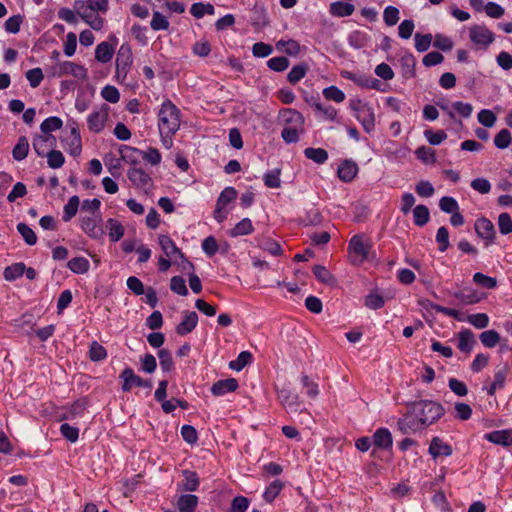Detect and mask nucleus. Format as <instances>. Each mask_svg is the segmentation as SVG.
Instances as JSON below:
<instances>
[{"label":"nucleus","mask_w":512,"mask_h":512,"mask_svg":"<svg viewBox=\"0 0 512 512\" xmlns=\"http://www.w3.org/2000/svg\"><path fill=\"white\" fill-rule=\"evenodd\" d=\"M407 408L425 428L437 422L445 414L442 404L432 400L408 402Z\"/></svg>","instance_id":"1"},{"label":"nucleus","mask_w":512,"mask_h":512,"mask_svg":"<svg viewBox=\"0 0 512 512\" xmlns=\"http://www.w3.org/2000/svg\"><path fill=\"white\" fill-rule=\"evenodd\" d=\"M158 128L160 135H174L180 128V110L169 99L158 112Z\"/></svg>","instance_id":"2"},{"label":"nucleus","mask_w":512,"mask_h":512,"mask_svg":"<svg viewBox=\"0 0 512 512\" xmlns=\"http://www.w3.org/2000/svg\"><path fill=\"white\" fill-rule=\"evenodd\" d=\"M132 51L128 44H122L116 57V78L119 82H124L132 66Z\"/></svg>","instance_id":"3"},{"label":"nucleus","mask_w":512,"mask_h":512,"mask_svg":"<svg viewBox=\"0 0 512 512\" xmlns=\"http://www.w3.org/2000/svg\"><path fill=\"white\" fill-rule=\"evenodd\" d=\"M469 39L476 46L487 49L495 40V34L485 25L475 24L469 28Z\"/></svg>","instance_id":"4"},{"label":"nucleus","mask_w":512,"mask_h":512,"mask_svg":"<svg viewBox=\"0 0 512 512\" xmlns=\"http://www.w3.org/2000/svg\"><path fill=\"white\" fill-rule=\"evenodd\" d=\"M120 379L123 380L122 391L129 392L133 387H144L149 390L152 389L153 384L150 379H143L134 373L130 367H126L120 374Z\"/></svg>","instance_id":"5"},{"label":"nucleus","mask_w":512,"mask_h":512,"mask_svg":"<svg viewBox=\"0 0 512 512\" xmlns=\"http://www.w3.org/2000/svg\"><path fill=\"white\" fill-rule=\"evenodd\" d=\"M371 246L365 242L364 236L361 234L354 235L348 244V249L352 257V262H362L369 255Z\"/></svg>","instance_id":"6"},{"label":"nucleus","mask_w":512,"mask_h":512,"mask_svg":"<svg viewBox=\"0 0 512 512\" xmlns=\"http://www.w3.org/2000/svg\"><path fill=\"white\" fill-rule=\"evenodd\" d=\"M474 229L477 236L485 241V246L494 243L496 231L494 224L486 217H480L475 221Z\"/></svg>","instance_id":"7"},{"label":"nucleus","mask_w":512,"mask_h":512,"mask_svg":"<svg viewBox=\"0 0 512 512\" xmlns=\"http://www.w3.org/2000/svg\"><path fill=\"white\" fill-rule=\"evenodd\" d=\"M277 397L281 405L286 409V411H302L300 408L301 402L299 396L293 393L289 387L283 386L282 388H277Z\"/></svg>","instance_id":"8"},{"label":"nucleus","mask_w":512,"mask_h":512,"mask_svg":"<svg viewBox=\"0 0 512 512\" xmlns=\"http://www.w3.org/2000/svg\"><path fill=\"white\" fill-rule=\"evenodd\" d=\"M101 215L84 216L80 219L81 229L92 239H100L104 235V230L100 225Z\"/></svg>","instance_id":"9"},{"label":"nucleus","mask_w":512,"mask_h":512,"mask_svg":"<svg viewBox=\"0 0 512 512\" xmlns=\"http://www.w3.org/2000/svg\"><path fill=\"white\" fill-rule=\"evenodd\" d=\"M74 10L76 11V14L79 15L81 19L92 29L99 31L103 28L104 19L96 13L87 12L88 10L84 8V4L82 2H75Z\"/></svg>","instance_id":"10"},{"label":"nucleus","mask_w":512,"mask_h":512,"mask_svg":"<svg viewBox=\"0 0 512 512\" xmlns=\"http://www.w3.org/2000/svg\"><path fill=\"white\" fill-rule=\"evenodd\" d=\"M397 427L402 434L414 433L425 428V426L420 424L418 418L414 416V413L410 412V409L398 419Z\"/></svg>","instance_id":"11"},{"label":"nucleus","mask_w":512,"mask_h":512,"mask_svg":"<svg viewBox=\"0 0 512 512\" xmlns=\"http://www.w3.org/2000/svg\"><path fill=\"white\" fill-rule=\"evenodd\" d=\"M56 145V138L53 135H35L32 140V147L39 157H45L48 154L49 148H54Z\"/></svg>","instance_id":"12"},{"label":"nucleus","mask_w":512,"mask_h":512,"mask_svg":"<svg viewBox=\"0 0 512 512\" xmlns=\"http://www.w3.org/2000/svg\"><path fill=\"white\" fill-rule=\"evenodd\" d=\"M428 453L431 455V457L436 460L439 457H449L453 453L452 446L448 443L444 442L443 439H441L438 436H435L431 439Z\"/></svg>","instance_id":"13"},{"label":"nucleus","mask_w":512,"mask_h":512,"mask_svg":"<svg viewBox=\"0 0 512 512\" xmlns=\"http://www.w3.org/2000/svg\"><path fill=\"white\" fill-rule=\"evenodd\" d=\"M198 324V315L195 311L183 312L182 321L176 326V333L185 336L191 333Z\"/></svg>","instance_id":"14"},{"label":"nucleus","mask_w":512,"mask_h":512,"mask_svg":"<svg viewBox=\"0 0 512 512\" xmlns=\"http://www.w3.org/2000/svg\"><path fill=\"white\" fill-rule=\"evenodd\" d=\"M127 176L131 183L140 189H146L152 182L150 175L142 168H130L127 172Z\"/></svg>","instance_id":"15"},{"label":"nucleus","mask_w":512,"mask_h":512,"mask_svg":"<svg viewBox=\"0 0 512 512\" xmlns=\"http://www.w3.org/2000/svg\"><path fill=\"white\" fill-rule=\"evenodd\" d=\"M484 438L493 444L509 447L512 445V429L495 430L485 434Z\"/></svg>","instance_id":"16"},{"label":"nucleus","mask_w":512,"mask_h":512,"mask_svg":"<svg viewBox=\"0 0 512 512\" xmlns=\"http://www.w3.org/2000/svg\"><path fill=\"white\" fill-rule=\"evenodd\" d=\"M59 74L60 75H72L78 79L87 78V69L79 64L71 61H64L59 63Z\"/></svg>","instance_id":"17"},{"label":"nucleus","mask_w":512,"mask_h":512,"mask_svg":"<svg viewBox=\"0 0 512 512\" xmlns=\"http://www.w3.org/2000/svg\"><path fill=\"white\" fill-rule=\"evenodd\" d=\"M358 173V165L352 160H344L340 163L337 174L341 181L351 182Z\"/></svg>","instance_id":"18"},{"label":"nucleus","mask_w":512,"mask_h":512,"mask_svg":"<svg viewBox=\"0 0 512 512\" xmlns=\"http://www.w3.org/2000/svg\"><path fill=\"white\" fill-rule=\"evenodd\" d=\"M238 381L235 378H227L215 382L211 387V393L215 396H222L234 392L238 388Z\"/></svg>","instance_id":"19"},{"label":"nucleus","mask_w":512,"mask_h":512,"mask_svg":"<svg viewBox=\"0 0 512 512\" xmlns=\"http://www.w3.org/2000/svg\"><path fill=\"white\" fill-rule=\"evenodd\" d=\"M183 479L178 484L179 490L186 492L196 491L199 487L200 481L197 473L191 470L182 471Z\"/></svg>","instance_id":"20"},{"label":"nucleus","mask_w":512,"mask_h":512,"mask_svg":"<svg viewBox=\"0 0 512 512\" xmlns=\"http://www.w3.org/2000/svg\"><path fill=\"white\" fill-rule=\"evenodd\" d=\"M392 444V435L387 428H379L373 434V445L376 448L387 450L392 447Z\"/></svg>","instance_id":"21"},{"label":"nucleus","mask_w":512,"mask_h":512,"mask_svg":"<svg viewBox=\"0 0 512 512\" xmlns=\"http://www.w3.org/2000/svg\"><path fill=\"white\" fill-rule=\"evenodd\" d=\"M107 116V110L92 112L87 118L89 130L95 133L101 132L104 129Z\"/></svg>","instance_id":"22"},{"label":"nucleus","mask_w":512,"mask_h":512,"mask_svg":"<svg viewBox=\"0 0 512 512\" xmlns=\"http://www.w3.org/2000/svg\"><path fill=\"white\" fill-rule=\"evenodd\" d=\"M355 117L362 124L366 132L370 133L374 130L375 115L371 106L368 105L364 109L360 110L359 113L355 115Z\"/></svg>","instance_id":"23"},{"label":"nucleus","mask_w":512,"mask_h":512,"mask_svg":"<svg viewBox=\"0 0 512 512\" xmlns=\"http://www.w3.org/2000/svg\"><path fill=\"white\" fill-rule=\"evenodd\" d=\"M158 241L161 249L168 258L174 255L183 257L182 251L176 246L175 242L168 235H159Z\"/></svg>","instance_id":"24"},{"label":"nucleus","mask_w":512,"mask_h":512,"mask_svg":"<svg viewBox=\"0 0 512 512\" xmlns=\"http://www.w3.org/2000/svg\"><path fill=\"white\" fill-rule=\"evenodd\" d=\"M120 158L122 161L136 167L139 163L138 157L141 155V150L133 148L127 145H121L119 147Z\"/></svg>","instance_id":"25"},{"label":"nucleus","mask_w":512,"mask_h":512,"mask_svg":"<svg viewBox=\"0 0 512 512\" xmlns=\"http://www.w3.org/2000/svg\"><path fill=\"white\" fill-rule=\"evenodd\" d=\"M312 272L316 279L321 283L329 286H335L337 284L336 278L330 273V271L323 265H314Z\"/></svg>","instance_id":"26"},{"label":"nucleus","mask_w":512,"mask_h":512,"mask_svg":"<svg viewBox=\"0 0 512 512\" xmlns=\"http://www.w3.org/2000/svg\"><path fill=\"white\" fill-rule=\"evenodd\" d=\"M237 197V191L234 187H226L219 195L216 203V213H220L223 209Z\"/></svg>","instance_id":"27"},{"label":"nucleus","mask_w":512,"mask_h":512,"mask_svg":"<svg viewBox=\"0 0 512 512\" xmlns=\"http://www.w3.org/2000/svg\"><path fill=\"white\" fill-rule=\"evenodd\" d=\"M113 54H114L113 46L106 41L101 42L100 44H98L96 46L95 59L101 63L109 62L112 59Z\"/></svg>","instance_id":"28"},{"label":"nucleus","mask_w":512,"mask_h":512,"mask_svg":"<svg viewBox=\"0 0 512 512\" xmlns=\"http://www.w3.org/2000/svg\"><path fill=\"white\" fill-rule=\"evenodd\" d=\"M198 504V497L193 494H184L178 498L177 507L180 512H194Z\"/></svg>","instance_id":"29"},{"label":"nucleus","mask_w":512,"mask_h":512,"mask_svg":"<svg viewBox=\"0 0 512 512\" xmlns=\"http://www.w3.org/2000/svg\"><path fill=\"white\" fill-rule=\"evenodd\" d=\"M29 141L26 136H20L12 150V156L16 161L24 160L29 153Z\"/></svg>","instance_id":"30"},{"label":"nucleus","mask_w":512,"mask_h":512,"mask_svg":"<svg viewBox=\"0 0 512 512\" xmlns=\"http://www.w3.org/2000/svg\"><path fill=\"white\" fill-rule=\"evenodd\" d=\"M355 7L351 3L341 1L333 2L330 5V13L336 17H347L353 14Z\"/></svg>","instance_id":"31"},{"label":"nucleus","mask_w":512,"mask_h":512,"mask_svg":"<svg viewBox=\"0 0 512 512\" xmlns=\"http://www.w3.org/2000/svg\"><path fill=\"white\" fill-rule=\"evenodd\" d=\"M254 227L252 221L249 218H243L238 222L229 232L231 237H239L249 235L253 232Z\"/></svg>","instance_id":"32"},{"label":"nucleus","mask_w":512,"mask_h":512,"mask_svg":"<svg viewBox=\"0 0 512 512\" xmlns=\"http://www.w3.org/2000/svg\"><path fill=\"white\" fill-rule=\"evenodd\" d=\"M474 344L475 338L471 330L465 329L459 333L458 348L460 351L469 353Z\"/></svg>","instance_id":"33"},{"label":"nucleus","mask_w":512,"mask_h":512,"mask_svg":"<svg viewBox=\"0 0 512 512\" xmlns=\"http://www.w3.org/2000/svg\"><path fill=\"white\" fill-rule=\"evenodd\" d=\"M67 267L75 274L88 272L90 263L85 257H74L68 261Z\"/></svg>","instance_id":"34"},{"label":"nucleus","mask_w":512,"mask_h":512,"mask_svg":"<svg viewBox=\"0 0 512 512\" xmlns=\"http://www.w3.org/2000/svg\"><path fill=\"white\" fill-rule=\"evenodd\" d=\"M413 219L414 224L419 227L426 225L430 219L428 207L422 204L415 206L413 209Z\"/></svg>","instance_id":"35"},{"label":"nucleus","mask_w":512,"mask_h":512,"mask_svg":"<svg viewBox=\"0 0 512 512\" xmlns=\"http://www.w3.org/2000/svg\"><path fill=\"white\" fill-rule=\"evenodd\" d=\"M304 155L317 164H323L328 159V152L323 148L308 147L304 150Z\"/></svg>","instance_id":"36"},{"label":"nucleus","mask_w":512,"mask_h":512,"mask_svg":"<svg viewBox=\"0 0 512 512\" xmlns=\"http://www.w3.org/2000/svg\"><path fill=\"white\" fill-rule=\"evenodd\" d=\"M25 264L23 262L14 263L4 269L3 276L7 281H14L24 275Z\"/></svg>","instance_id":"37"},{"label":"nucleus","mask_w":512,"mask_h":512,"mask_svg":"<svg viewBox=\"0 0 512 512\" xmlns=\"http://www.w3.org/2000/svg\"><path fill=\"white\" fill-rule=\"evenodd\" d=\"M309 70V66L306 63H300L292 67L287 75V80L291 84L298 83L302 78L305 77L307 71Z\"/></svg>","instance_id":"38"},{"label":"nucleus","mask_w":512,"mask_h":512,"mask_svg":"<svg viewBox=\"0 0 512 512\" xmlns=\"http://www.w3.org/2000/svg\"><path fill=\"white\" fill-rule=\"evenodd\" d=\"M79 203L80 200L78 196L74 195L69 198L68 202L64 206L62 217L64 222L70 221L77 214Z\"/></svg>","instance_id":"39"},{"label":"nucleus","mask_w":512,"mask_h":512,"mask_svg":"<svg viewBox=\"0 0 512 512\" xmlns=\"http://www.w3.org/2000/svg\"><path fill=\"white\" fill-rule=\"evenodd\" d=\"M63 125L62 120L59 117L51 116L46 118L40 125V130L45 135H51L50 133L59 130Z\"/></svg>","instance_id":"40"},{"label":"nucleus","mask_w":512,"mask_h":512,"mask_svg":"<svg viewBox=\"0 0 512 512\" xmlns=\"http://www.w3.org/2000/svg\"><path fill=\"white\" fill-rule=\"evenodd\" d=\"M420 305L422 307H424L425 309L430 308L432 310H435L436 312L443 313L444 315L449 316V317L458 318V315H459V312L456 309L447 308V307L435 304L429 300L420 301Z\"/></svg>","instance_id":"41"},{"label":"nucleus","mask_w":512,"mask_h":512,"mask_svg":"<svg viewBox=\"0 0 512 512\" xmlns=\"http://www.w3.org/2000/svg\"><path fill=\"white\" fill-rule=\"evenodd\" d=\"M214 12V6L210 3L197 2L192 4L190 8V13L197 19L202 18L205 14L213 15Z\"/></svg>","instance_id":"42"},{"label":"nucleus","mask_w":512,"mask_h":512,"mask_svg":"<svg viewBox=\"0 0 512 512\" xmlns=\"http://www.w3.org/2000/svg\"><path fill=\"white\" fill-rule=\"evenodd\" d=\"M299 222L304 226H315L322 222V215L317 208H311L304 217H300Z\"/></svg>","instance_id":"43"},{"label":"nucleus","mask_w":512,"mask_h":512,"mask_svg":"<svg viewBox=\"0 0 512 512\" xmlns=\"http://www.w3.org/2000/svg\"><path fill=\"white\" fill-rule=\"evenodd\" d=\"M65 143L66 151L74 156L77 157L81 154L82 151V142L81 137H68L62 140Z\"/></svg>","instance_id":"44"},{"label":"nucleus","mask_w":512,"mask_h":512,"mask_svg":"<svg viewBox=\"0 0 512 512\" xmlns=\"http://www.w3.org/2000/svg\"><path fill=\"white\" fill-rule=\"evenodd\" d=\"M284 484L281 480H274L265 490L263 498L266 502L272 503L283 489Z\"/></svg>","instance_id":"45"},{"label":"nucleus","mask_w":512,"mask_h":512,"mask_svg":"<svg viewBox=\"0 0 512 512\" xmlns=\"http://www.w3.org/2000/svg\"><path fill=\"white\" fill-rule=\"evenodd\" d=\"M403 74L405 77L411 78L415 76L416 59L411 53L405 54L401 58Z\"/></svg>","instance_id":"46"},{"label":"nucleus","mask_w":512,"mask_h":512,"mask_svg":"<svg viewBox=\"0 0 512 512\" xmlns=\"http://www.w3.org/2000/svg\"><path fill=\"white\" fill-rule=\"evenodd\" d=\"M107 224L109 228V237L111 241H119L124 235L123 225L113 218L108 219Z\"/></svg>","instance_id":"47"},{"label":"nucleus","mask_w":512,"mask_h":512,"mask_svg":"<svg viewBox=\"0 0 512 512\" xmlns=\"http://www.w3.org/2000/svg\"><path fill=\"white\" fill-rule=\"evenodd\" d=\"M45 157H47L48 166L52 169L61 168L65 163V157L59 150L51 149Z\"/></svg>","instance_id":"48"},{"label":"nucleus","mask_w":512,"mask_h":512,"mask_svg":"<svg viewBox=\"0 0 512 512\" xmlns=\"http://www.w3.org/2000/svg\"><path fill=\"white\" fill-rule=\"evenodd\" d=\"M252 360V354L249 351H242L236 360L229 362V368L235 371H241Z\"/></svg>","instance_id":"49"},{"label":"nucleus","mask_w":512,"mask_h":512,"mask_svg":"<svg viewBox=\"0 0 512 512\" xmlns=\"http://www.w3.org/2000/svg\"><path fill=\"white\" fill-rule=\"evenodd\" d=\"M414 40H415V49L418 52L422 53V52L427 51L429 49V47L431 46L433 36L430 33H427V34L416 33L414 36Z\"/></svg>","instance_id":"50"},{"label":"nucleus","mask_w":512,"mask_h":512,"mask_svg":"<svg viewBox=\"0 0 512 512\" xmlns=\"http://www.w3.org/2000/svg\"><path fill=\"white\" fill-rule=\"evenodd\" d=\"M481 343L488 348L495 347L500 341V335L495 330H486L480 334Z\"/></svg>","instance_id":"51"},{"label":"nucleus","mask_w":512,"mask_h":512,"mask_svg":"<svg viewBox=\"0 0 512 512\" xmlns=\"http://www.w3.org/2000/svg\"><path fill=\"white\" fill-rule=\"evenodd\" d=\"M84 4V8H86L87 12H102L106 13L108 10V0H85L81 1Z\"/></svg>","instance_id":"52"},{"label":"nucleus","mask_w":512,"mask_h":512,"mask_svg":"<svg viewBox=\"0 0 512 512\" xmlns=\"http://www.w3.org/2000/svg\"><path fill=\"white\" fill-rule=\"evenodd\" d=\"M258 246L273 256H278L282 253L280 244L270 238L260 240Z\"/></svg>","instance_id":"53"},{"label":"nucleus","mask_w":512,"mask_h":512,"mask_svg":"<svg viewBox=\"0 0 512 512\" xmlns=\"http://www.w3.org/2000/svg\"><path fill=\"white\" fill-rule=\"evenodd\" d=\"M158 358L160 360V367L163 371L169 372L174 368L172 354L168 349H160L158 351Z\"/></svg>","instance_id":"54"},{"label":"nucleus","mask_w":512,"mask_h":512,"mask_svg":"<svg viewBox=\"0 0 512 512\" xmlns=\"http://www.w3.org/2000/svg\"><path fill=\"white\" fill-rule=\"evenodd\" d=\"M17 231L21 234L26 244L33 246L37 242L35 232L25 223L17 224Z\"/></svg>","instance_id":"55"},{"label":"nucleus","mask_w":512,"mask_h":512,"mask_svg":"<svg viewBox=\"0 0 512 512\" xmlns=\"http://www.w3.org/2000/svg\"><path fill=\"white\" fill-rule=\"evenodd\" d=\"M89 357L94 362L102 361L107 357V351L97 341H93L90 345Z\"/></svg>","instance_id":"56"},{"label":"nucleus","mask_w":512,"mask_h":512,"mask_svg":"<svg viewBox=\"0 0 512 512\" xmlns=\"http://www.w3.org/2000/svg\"><path fill=\"white\" fill-rule=\"evenodd\" d=\"M399 9L395 6H387L383 12V19L387 26H394L398 23L399 17Z\"/></svg>","instance_id":"57"},{"label":"nucleus","mask_w":512,"mask_h":512,"mask_svg":"<svg viewBox=\"0 0 512 512\" xmlns=\"http://www.w3.org/2000/svg\"><path fill=\"white\" fill-rule=\"evenodd\" d=\"M289 60L284 56L273 57L267 61V66L275 72H283L289 67Z\"/></svg>","instance_id":"58"},{"label":"nucleus","mask_w":512,"mask_h":512,"mask_svg":"<svg viewBox=\"0 0 512 512\" xmlns=\"http://www.w3.org/2000/svg\"><path fill=\"white\" fill-rule=\"evenodd\" d=\"M276 47L278 49H283L288 55L290 56H296L300 52V45L295 40H280L277 42Z\"/></svg>","instance_id":"59"},{"label":"nucleus","mask_w":512,"mask_h":512,"mask_svg":"<svg viewBox=\"0 0 512 512\" xmlns=\"http://www.w3.org/2000/svg\"><path fill=\"white\" fill-rule=\"evenodd\" d=\"M436 242L438 243V250L440 252H445L449 248V232L445 226H442L437 230Z\"/></svg>","instance_id":"60"},{"label":"nucleus","mask_w":512,"mask_h":512,"mask_svg":"<svg viewBox=\"0 0 512 512\" xmlns=\"http://www.w3.org/2000/svg\"><path fill=\"white\" fill-rule=\"evenodd\" d=\"M348 41L350 46L356 49H360L366 46L368 42V37L364 32L354 31L349 35Z\"/></svg>","instance_id":"61"},{"label":"nucleus","mask_w":512,"mask_h":512,"mask_svg":"<svg viewBox=\"0 0 512 512\" xmlns=\"http://www.w3.org/2000/svg\"><path fill=\"white\" fill-rule=\"evenodd\" d=\"M498 227L502 235L512 233V218L509 213L503 212L498 216Z\"/></svg>","instance_id":"62"},{"label":"nucleus","mask_w":512,"mask_h":512,"mask_svg":"<svg viewBox=\"0 0 512 512\" xmlns=\"http://www.w3.org/2000/svg\"><path fill=\"white\" fill-rule=\"evenodd\" d=\"M150 26L154 31L167 30L169 28V21L160 12L155 11Z\"/></svg>","instance_id":"63"},{"label":"nucleus","mask_w":512,"mask_h":512,"mask_svg":"<svg viewBox=\"0 0 512 512\" xmlns=\"http://www.w3.org/2000/svg\"><path fill=\"white\" fill-rule=\"evenodd\" d=\"M323 96L327 100H332L337 103L343 102L345 100V94L338 87L332 85L323 90Z\"/></svg>","instance_id":"64"}]
</instances>
